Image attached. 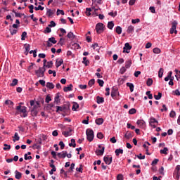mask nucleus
<instances>
[{"label": "nucleus", "instance_id": "1", "mask_svg": "<svg viewBox=\"0 0 180 180\" xmlns=\"http://www.w3.org/2000/svg\"><path fill=\"white\" fill-rule=\"evenodd\" d=\"M26 109H27L26 107H22V105H18L16 107V110H19L20 113H22V117H26L27 116V111L26 110Z\"/></svg>", "mask_w": 180, "mask_h": 180}, {"label": "nucleus", "instance_id": "2", "mask_svg": "<svg viewBox=\"0 0 180 180\" xmlns=\"http://www.w3.org/2000/svg\"><path fill=\"white\" fill-rule=\"evenodd\" d=\"M86 138L88 141H92L94 140V130L92 129H86Z\"/></svg>", "mask_w": 180, "mask_h": 180}, {"label": "nucleus", "instance_id": "3", "mask_svg": "<svg viewBox=\"0 0 180 180\" xmlns=\"http://www.w3.org/2000/svg\"><path fill=\"white\" fill-rule=\"evenodd\" d=\"M44 72H46V68H39L38 70H35V74L39 77H44Z\"/></svg>", "mask_w": 180, "mask_h": 180}, {"label": "nucleus", "instance_id": "4", "mask_svg": "<svg viewBox=\"0 0 180 180\" xmlns=\"http://www.w3.org/2000/svg\"><path fill=\"white\" fill-rule=\"evenodd\" d=\"M178 25V22L176 21H174L172 23V28L170 29V34H174V33H175V34H178V31L176 30V26Z\"/></svg>", "mask_w": 180, "mask_h": 180}, {"label": "nucleus", "instance_id": "5", "mask_svg": "<svg viewBox=\"0 0 180 180\" xmlns=\"http://www.w3.org/2000/svg\"><path fill=\"white\" fill-rule=\"evenodd\" d=\"M96 30L98 34H101L103 32V23L98 22L96 25Z\"/></svg>", "mask_w": 180, "mask_h": 180}, {"label": "nucleus", "instance_id": "6", "mask_svg": "<svg viewBox=\"0 0 180 180\" xmlns=\"http://www.w3.org/2000/svg\"><path fill=\"white\" fill-rule=\"evenodd\" d=\"M130 50H131V46H130V44L126 43L123 48V53H130Z\"/></svg>", "mask_w": 180, "mask_h": 180}, {"label": "nucleus", "instance_id": "7", "mask_svg": "<svg viewBox=\"0 0 180 180\" xmlns=\"http://www.w3.org/2000/svg\"><path fill=\"white\" fill-rule=\"evenodd\" d=\"M103 161L107 164V165H110L112 164V157L107 155L103 158Z\"/></svg>", "mask_w": 180, "mask_h": 180}, {"label": "nucleus", "instance_id": "8", "mask_svg": "<svg viewBox=\"0 0 180 180\" xmlns=\"http://www.w3.org/2000/svg\"><path fill=\"white\" fill-rule=\"evenodd\" d=\"M136 124H138V126H139V127H141V129H145L146 127V122H144V120H139L136 122Z\"/></svg>", "mask_w": 180, "mask_h": 180}, {"label": "nucleus", "instance_id": "9", "mask_svg": "<svg viewBox=\"0 0 180 180\" xmlns=\"http://www.w3.org/2000/svg\"><path fill=\"white\" fill-rule=\"evenodd\" d=\"M24 49H25L24 54H25V56H27V54H29V51H30V44H25Z\"/></svg>", "mask_w": 180, "mask_h": 180}, {"label": "nucleus", "instance_id": "10", "mask_svg": "<svg viewBox=\"0 0 180 180\" xmlns=\"http://www.w3.org/2000/svg\"><path fill=\"white\" fill-rule=\"evenodd\" d=\"M55 12H56V10L53 11L49 8H46V16H48V18H51V16L54 15Z\"/></svg>", "mask_w": 180, "mask_h": 180}, {"label": "nucleus", "instance_id": "11", "mask_svg": "<svg viewBox=\"0 0 180 180\" xmlns=\"http://www.w3.org/2000/svg\"><path fill=\"white\" fill-rule=\"evenodd\" d=\"M4 105H6L7 106H8L10 109H13V105H15V103H13V101L11 100H6L4 102Z\"/></svg>", "mask_w": 180, "mask_h": 180}, {"label": "nucleus", "instance_id": "12", "mask_svg": "<svg viewBox=\"0 0 180 180\" xmlns=\"http://www.w3.org/2000/svg\"><path fill=\"white\" fill-rule=\"evenodd\" d=\"M96 155H103V153H105V146L102 147V149H98L96 150Z\"/></svg>", "mask_w": 180, "mask_h": 180}, {"label": "nucleus", "instance_id": "13", "mask_svg": "<svg viewBox=\"0 0 180 180\" xmlns=\"http://www.w3.org/2000/svg\"><path fill=\"white\" fill-rule=\"evenodd\" d=\"M68 130L69 131H63L62 134L65 137H68L69 136H71V131H72V129H71V128H69Z\"/></svg>", "mask_w": 180, "mask_h": 180}, {"label": "nucleus", "instance_id": "14", "mask_svg": "<svg viewBox=\"0 0 180 180\" xmlns=\"http://www.w3.org/2000/svg\"><path fill=\"white\" fill-rule=\"evenodd\" d=\"M57 155L58 158H65V157H67V151H62L61 153H58Z\"/></svg>", "mask_w": 180, "mask_h": 180}, {"label": "nucleus", "instance_id": "15", "mask_svg": "<svg viewBox=\"0 0 180 180\" xmlns=\"http://www.w3.org/2000/svg\"><path fill=\"white\" fill-rule=\"evenodd\" d=\"M63 63H64V60H63L62 58L57 59L56 61V68H58V67H60L63 64Z\"/></svg>", "mask_w": 180, "mask_h": 180}, {"label": "nucleus", "instance_id": "16", "mask_svg": "<svg viewBox=\"0 0 180 180\" xmlns=\"http://www.w3.org/2000/svg\"><path fill=\"white\" fill-rule=\"evenodd\" d=\"M72 84H70L68 86H65L63 91L64 92H70V91H72Z\"/></svg>", "mask_w": 180, "mask_h": 180}, {"label": "nucleus", "instance_id": "17", "mask_svg": "<svg viewBox=\"0 0 180 180\" xmlns=\"http://www.w3.org/2000/svg\"><path fill=\"white\" fill-rule=\"evenodd\" d=\"M116 95H117V89L115 87H112V90H111L112 98H115V96H116Z\"/></svg>", "mask_w": 180, "mask_h": 180}, {"label": "nucleus", "instance_id": "18", "mask_svg": "<svg viewBox=\"0 0 180 180\" xmlns=\"http://www.w3.org/2000/svg\"><path fill=\"white\" fill-rule=\"evenodd\" d=\"M15 179H20L22 178V173H20L18 170H15Z\"/></svg>", "mask_w": 180, "mask_h": 180}, {"label": "nucleus", "instance_id": "19", "mask_svg": "<svg viewBox=\"0 0 180 180\" xmlns=\"http://www.w3.org/2000/svg\"><path fill=\"white\" fill-rule=\"evenodd\" d=\"M67 37L70 39V40H74V39H75V35H74V33L72 32H70L68 33Z\"/></svg>", "mask_w": 180, "mask_h": 180}, {"label": "nucleus", "instance_id": "20", "mask_svg": "<svg viewBox=\"0 0 180 180\" xmlns=\"http://www.w3.org/2000/svg\"><path fill=\"white\" fill-rule=\"evenodd\" d=\"M133 32H134V27L129 25L127 30V33L131 34Z\"/></svg>", "mask_w": 180, "mask_h": 180}, {"label": "nucleus", "instance_id": "21", "mask_svg": "<svg viewBox=\"0 0 180 180\" xmlns=\"http://www.w3.org/2000/svg\"><path fill=\"white\" fill-rule=\"evenodd\" d=\"M96 99L97 103H98V105L105 102V98L103 97L97 96Z\"/></svg>", "mask_w": 180, "mask_h": 180}, {"label": "nucleus", "instance_id": "22", "mask_svg": "<svg viewBox=\"0 0 180 180\" xmlns=\"http://www.w3.org/2000/svg\"><path fill=\"white\" fill-rule=\"evenodd\" d=\"M131 67V60L129 59L125 62V68L129 69Z\"/></svg>", "mask_w": 180, "mask_h": 180}, {"label": "nucleus", "instance_id": "23", "mask_svg": "<svg viewBox=\"0 0 180 180\" xmlns=\"http://www.w3.org/2000/svg\"><path fill=\"white\" fill-rule=\"evenodd\" d=\"M13 141H19V140H20V137L19 136V134H18V132H15L13 136Z\"/></svg>", "mask_w": 180, "mask_h": 180}, {"label": "nucleus", "instance_id": "24", "mask_svg": "<svg viewBox=\"0 0 180 180\" xmlns=\"http://www.w3.org/2000/svg\"><path fill=\"white\" fill-rule=\"evenodd\" d=\"M149 123L150 124H155V123H158V121L153 117H151L149 120Z\"/></svg>", "mask_w": 180, "mask_h": 180}, {"label": "nucleus", "instance_id": "25", "mask_svg": "<svg viewBox=\"0 0 180 180\" xmlns=\"http://www.w3.org/2000/svg\"><path fill=\"white\" fill-rule=\"evenodd\" d=\"M46 86L49 89H54V84L52 82H47Z\"/></svg>", "mask_w": 180, "mask_h": 180}, {"label": "nucleus", "instance_id": "26", "mask_svg": "<svg viewBox=\"0 0 180 180\" xmlns=\"http://www.w3.org/2000/svg\"><path fill=\"white\" fill-rule=\"evenodd\" d=\"M127 86H128L131 91V92H133L134 91V84L132 83H127Z\"/></svg>", "mask_w": 180, "mask_h": 180}, {"label": "nucleus", "instance_id": "27", "mask_svg": "<svg viewBox=\"0 0 180 180\" xmlns=\"http://www.w3.org/2000/svg\"><path fill=\"white\" fill-rule=\"evenodd\" d=\"M96 124H97L98 126H101V124H103V118H98L95 120Z\"/></svg>", "mask_w": 180, "mask_h": 180}, {"label": "nucleus", "instance_id": "28", "mask_svg": "<svg viewBox=\"0 0 180 180\" xmlns=\"http://www.w3.org/2000/svg\"><path fill=\"white\" fill-rule=\"evenodd\" d=\"M124 137L125 139H127V140H129V139H131V137H133V134H131V132L127 131L124 134Z\"/></svg>", "mask_w": 180, "mask_h": 180}, {"label": "nucleus", "instance_id": "29", "mask_svg": "<svg viewBox=\"0 0 180 180\" xmlns=\"http://www.w3.org/2000/svg\"><path fill=\"white\" fill-rule=\"evenodd\" d=\"M69 147H73L74 148L77 147V144L75 143V139H71V143H69Z\"/></svg>", "mask_w": 180, "mask_h": 180}, {"label": "nucleus", "instance_id": "30", "mask_svg": "<svg viewBox=\"0 0 180 180\" xmlns=\"http://www.w3.org/2000/svg\"><path fill=\"white\" fill-rule=\"evenodd\" d=\"M154 98L156 101H160V99L162 98V94L161 92H158V95H154Z\"/></svg>", "mask_w": 180, "mask_h": 180}, {"label": "nucleus", "instance_id": "31", "mask_svg": "<svg viewBox=\"0 0 180 180\" xmlns=\"http://www.w3.org/2000/svg\"><path fill=\"white\" fill-rule=\"evenodd\" d=\"M56 113H60V112H64V108H63V106L56 105Z\"/></svg>", "mask_w": 180, "mask_h": 180}, {"label": "nucleus", "instance_id": "32", "mask_svg": "<svg viewBox=\"0 0 180 180\" xmlns=\"http://www.w3.org/2000/svg\"><path fill=\"white\" fill-rule=\"evenodd\" d=\"M162 75H164V69L162 68H160L158 72L159 78H162Z\"/></svg>", "mask_w": 180, "mask_h": 180}, {"label": "nucleus", "instance_id": "33", "mask_svg": "<svg viewBox=\"0 0 180 180\" xmlns=\"http://www.w3.org/2000/svg\"><path fill=\"white\" fill-rule=\"evenodd\" d=\"M120 154H123V149H116L115 150V155H117V157H119Z\"/></svg>", "mask_w": 180, "mask_h": 180}, {"label": "nucleus", "instance_id": "34", "mask_svg": "<svg viewBox=\"0 0 180 180\" xmlns=\"http://www.w3.org/2000/svg\"><path fill=\"white\" fill-rule=\"evenodd\" d=\"M62 107L63 108V112H67L70 110V103H67Z\"/></svg>", "mask_w": 180, "mask_h": 180}, {"label": "nucleus", "instance_id": "35", "mask_svg": "<svg viewBox=\"0 0 180 180\" xmlns=\"http://www.w3.org/2000/svg\"><path fill=\"white\" fill-rule=\"evenodd\" d=\"M48 41L53 44H56L57 43V40H56V38L54 37L49 38Z\"/></svg>", "mask_w": 180, "mask_h": 180}, {"label": "nucleus", "instance_id": "36", "mask_svg": "<svg viewBox=\"0 0 180 180\" xmlns=\"http://www.w3.org/2000/svg\"><path fill=\"white\" fill-rule=\"evenodd\" d=\"M115 26V23H113L112 21H110L108 23V29H110V30H112V29H113V27Z\"/></svg>", "mask_w": 180, "mask_h": 180}, {"label": "nucleus", "instance_id": "37", "mask_svg": "<svg viewBox=\"0 0 180 180\" xmlns=\"http://www.w3.org/2000/svg\"><path fill=\"white\" fill-rule=\"evenodd\" d=\"M78 108H79V105L78 103H73V106L72 108V110L75 112V110H77V109H78Z\"/></svg>", "mask_w": 180, "mask_h": 180}, {"label": "nucleus", "instance_id": "38", "mask_svg": "<svg viewBox=\"0 0 180 180\" xmlns=\"http://www.w3.org/2000/svg\"><path fill=\"white\" fill-rule=\"evenodd\" d=\"M146 85L148 86H151L153 85V79L148 78V80L146 81Z\"/></svg>", "mask_w": 180, "mask_h": 180}, {"label": "nucleus", "instance_id": "39", "mask_svg": "<svg viewBox=\"0 0 180 180\" xmlns=\"http://www.w3.org/2000/svg\"><path fill=\"white\" fill-rule=\"evenodd\" d=\"M26 37H27V32H23L21 34V40H26Z\"/></svg>", "mask_w": 180, "mask_h": 180}, {"label": "nucleus", "instance_id": "40", "mask_svg": "<svg viewBox=\"0 0 180 180\" xmlns=\"http://www.w3.org/2000/svg\"><path fill=\"white\" fill-rule=\"evenodd\" d=\"M171 75H172V71L169 72L167 76L165 77V81L168 82L171 78Z\"/></svg>", "mask_w": 180, "mask_h": 180}, {"label": "nucleus", "instance_id": "41", "mask_svg": "<svg viewBox=\"0 0 180 180\" xmlns=\"http://www.w3.org/2000/svg\"><path fill=\"white\" fill-rule=\"evenodd\" d=\"M4 147L3 148V150H4V151H8V150H11V145L4 143Z\"/></svg>", "mask_w": 180, "mask_h": 180}, {"label": "nucleus", "instance_id": "42", "mask_svg": "<svg viewBox=\"0 0 180 180\" xmlns=\"http://www.w3.org/2000/svg\"><path fill=\"white\" fill-rule=\"evenodd\" d=\"M58 44H60V46H64V44H65V39L60 38Z\"/></svg>", "mask_w": 180, "mask_h": 180}, {"label": "nucleus", "instance_id": "43", "mask_svg": "<svg viewBox=\"0 0 180 180\" xmlns=\"http://www.w3.org/2000/svg\"><path fill=\"white\" fill-rule=\"evenodd\" d=\"M115 32L116 33H117V34H122V28L120 27V26L116 27Z\"/></svg>", "mask_w": 180, "mask_h": 180}, {"label": "nucleus", "instance_id": "44", "mask_svg": "<svg viewBox=\"0 0 180 180\" xmlns=\"http://www.w3.org/2000/svg\"><path fill=\"white\" fill-rule=\"evenodd\" d=\"M74 168H75V164L72 163L70 165V167L69 170L68 171V172H72L74 171Z\"/></svg>", "mask_w": 180, "mask_h": 180}, {"label": "nucleus", "instance_id": "45", "mask_svg": "<svg viewBox=\"0 0 180 180\" xmlns=\"http://www.w3.org/2000/svg\"><path fill=\"white\" fill-rule=\"evenodd\" d=\"M53 67V61L47 62V65H45L46 68H51Z\"/></svg>", "mask_w": 180, "mask_h": 180}, {"label": "nucleus", "instance_id": "46", "mask_svg": "<svg viewBox=\"0 0 180 180\" xmlns=\"http://www.w3.org/2000/svg\"><path fill=\"white\" fill-rule=\"evenodd\" d=\"M153 51L155 54H160V53H161V49H160V48H155Z\"/></svg>", "mask_w": 180, "mask_h": 180}, {"label": "nucleus", "instance_id": "47", "mask_svg": "<svg viewBox=\"0 0 180 180\" xmlns=\"http://www.w3.org/2000/svg\"><path fill=\"white\" fill-rule=\"evenodd\" d=\"M95 84V79H91L89 81L88 85L89 86H92V85Z\"/></svg>", "mask_w": 180, "mask_h": 180}, {"label": "nucleus", "instance_id": "48", "mask_svg": "<svg viewBox=\"0 0 180 180\" xmlns=\"http://www.w3.org/2000/svg\"><path fill=\"white\" fill-rule=\"evenodd\" d=\"M168 148H164L162 150H160V154H167Z\"/></svg>", "mask_w": 180, "mask_h": 180}, {"label": "nucleus", "instance_id": "49", "mask_svg": "<svg viewBox=\"0 0 180 180\" xmlns=\"http://www.w3.org/2000/svg\"><path fill=\"white\" fill-rule=\"evenodd\" d=\"M15 85H18V79H13L12 83L11 84V86H15Z\"/></svg>", "mask_w": 180, "mask_h": 180}, {"label": "nucleus", "instance_id": "50", "mask_svg": "<svg viewBox=\"0 0 180 180\" xmlns=\"http://www.w3.org/2000/svg\"><path fill=\"white\" fill-rule=\"evenodd\" d=\"M83 64H84L85 65H88V64H89V60H88L86 57L83 58Z\"/></svg>", "mask_w": 180, "mask_h": 180}, {"label": "nucleus", "instance_id": "51", "mask_svg": "<svg viewBox=\"0 0 180 180\" xmlns=\"http://www.w3.org/2000/svg\"><path fill=\"white\" fill-rule=\"evenodd\" d=\"M35 11H44V7L41 6V5L38 6L37 7H34Z\"/></svg>", "mask_w": 180, "mask_h": 180}, {"label": "nucleus", "instance_id": "52", "mask_svg": "<svg viewBox=\"0 0 180 180\" xmlns=\"http://www.w3.org/2000/svg\"><path fill=\"white\" fill-rule=\"evenodd\" d=\"M56 15L57 16H58V15H65L64 11L58 9L56 12Z\"/></svg>", "mask_w": 180, "mask_h": 180}, {"label": "nucleus", "instance_id": "53", "mask_svg": "<svg viewBox=\"0 0 180 180\" xmlns=\"http://www.w3.org/2000/svg\"><path fill=\"white\" fill-rule=\"evenodd\" d=\"M137 110L135 108H131L129 110V115H134Z\"/></svg>", "mask_w": 180, "mask_h": 180}, {"label": "nucleus", "instance_id": "54", "mask_svg": "<svg viewBox=\"0 0 180 180\" xmlns=\"http://www.w3.org/2000/svg\"><path fill=\"white\" fill-rule=\"evenodd\" d=\"M10 33L11 36H13V34H16V33H18V30L10 29Z\"/></svg>", "mask_w": 180, "mask_h": 180}, {"label": "nucleus", "instance_id": "55", "mask_svg": "<svg viewBox=\"0 0 180 180\" xmlns=\"http://www.w3.org/2000/svg\"><path fill=\"white\" fill-rule=\"evenodd\" d=\"M131 23H133L134 25H136V23H140V19H132Z\"/></svg>", "mask_w": 180, "mask_h": 180}, {"label": "nucleus", "instance_id": "56", "mask_svg": "<svg viewBox=\"0 0 180 180\" xmlns=\"http://www.w3.org/2000/svg\"><path fill=\"white\" fill-rule=\"evenodd\" d=\"M34 65V64L31 63V65L27 68V72H32V70H33V66Z\"/></svg>", "mask_w": 180, "mask_h": 180}, {"label": "nucleus", "instance_id": "57", "mask_svg": "<svg viewBox=\"0 0 180 180\" xmlns=\"http://www.w3.org/2000/svg\"><path fill=\"white\" fill-rule=\"evenodd\" d=\"M137 158L139 160H144L146 158V155H141V153H139V155H136Z\"/></svg>", "mask_w": 180, "mask_h": 180}, {"label": "nucleus", "instance_id": "58", "mask_svg": "<svg viewBox=\"0 0 180 180\" xmlns=\"http://www.w3.org/2000/svg\"><path fill=\"white\" fill-rule=\"evenodd\" d=\"M126 69H127L126 67H122L120 70V74L123 75L124 73H125Z\"/></svg>", "mask_w": 180, "mask_h": 180}, {"label": "nucleus", "instance_id": "59", "mask_svg": "<svg viewBox=\"0 0 180 180\" xmlns=\"http://www.w3.org/2000/svg\"><path fill=\"white\" fill-rule=\"evenodd\" d=\"M97 137L98 139H99L100 140H102V139H103V134H102L101 132H98L97 134Z\"/></svg>", "mask_w": 180, "mask_h": 180}, {"label": "nucleus", "instance_id": "60", "mask_svg": "<svg viewBox=\"0 0 180 180\" xmlns=\"http://www.w3.org/2000/svg\"><path fill=\"white\" fill-rule=\"evenodd\" d=\"M49 27H56V22L51 21L50 24L49 25Z\"/></svg>", "mask_w": 180, "mask_h": 180}, {"label": "nucleus", "instance_id": "61", "mask_svg": "<svg viewBox=\"0 0 180 180\" xmlns=\"http://www.w3.org/2000/svg\"><path fill=\"white\" fill-rule=\"evenodd\" d=\"M45 102L46 103H49L50 102H51V97H50L49 96H47L46 97Z\"/></svg>", "mask_w": 180, "mask_h": 180}, {"label": "nucleus", "instance_id": "62", "mask_svg": "<svg viewBox=\"0 0 180 180\" xmlns=\"http://www.w3.org/2000/svg\"><path fill=\"white\" fill-rule=\"evenodd\" d=\"M97 81H98V84H99L100 86H103V84H105L103 80L98 79Z\"/></svg>", "mask_w": 180, "mask_h": 180}, {"label": "nucleus", "instance_id": "63", "mask_svg": "<svg viewBox=\"0 0 180 180\" xmlns=\"http://www.w3.org/2000/svg\"><path fill=\"white\" fill-rule=\"evenodd\" d=\"M28 8L30 9V13H33V9H34V6L30 5V6H28Z\"/></svg>", "mask_w": 180, "mask_h": 180}, {"label": "nucleus", "instance_id": "64", "mask_svg": "<svg viewBox=\"0 0 180 180\" xmlns=\"http://www.w3.org/2000/svg\"><path fill=\"white\" fill-rule=\"evenodd\" d=\"M124 178H123V174H120L117 176V180H123Z\"/></svg>", "mask_w": 180, "mask_h": 180}]
</instances>
